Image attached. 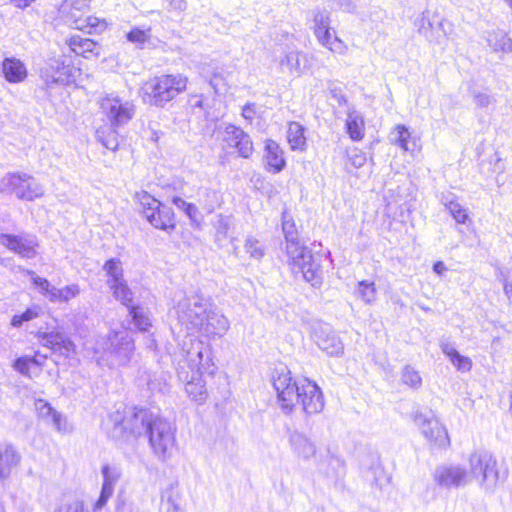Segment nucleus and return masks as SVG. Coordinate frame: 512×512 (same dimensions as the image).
Here are the masks:
<instances>
[{
	"label": "nucleus",
	"mask_w": 512,
	"mask_h": 512,
	"mask_svg": "<svg viewBox=\"0 0 512 512\" xmlns=\"http://www.w3.org/2000/svg\"><path fill=\"white\" fill-rule=\"evenodd\" d=\"M488 45L494 52H512V39L503 30H494L487 35Z\"/></svg>",
	"instance_id": "obj_36"
},
{
	"label": "nucleus",
	"mask_w": 512,
	"mask_h": 512,
	"mask_svg": "<svg viewBox=\"0 0 512 512\" xmlns=\"http://www.w3.org/2000/svg\"><path fill=\"white\" fill-rule=\"evenodd\" d=\"M130 313L133 317L135 325L138 327V329L142 331H146L147 328L151 325L150 320L147 316L140 313L139 309L137 307H132L130 309Z\"/></svg>",
	"instance_id": "obj_57"
},
{
	"label": "nucleus",
	"mask_w": 512,
	"mask_h": 512,
	"mask_svg": "<svg viewBox=\"0 0 512 512\" xmlns=\"http://www.w3.org/2000/svg\"><path fill=\"white\" fill-rule=\"evenodd\" d=\"M314 340L317 346L330 356H339L343 353L344 345L342 341L329 327H321L316 330Z\"/></svg>",
	"instance_id": "obj_26"
},
{
	"label": "nucleus",
	"mask_w": 512,
	"mask_h": 512,
	"mask_svg": "<svg viewBox=\"0 0 512 512\" xmlns=\"http://www.w3.org/2000/svg\"><path fill=\"white\" fill-rule=\"evenodd\" d=\"M91 0H73L70 9L78 12H88Z\"/></svg>",
	"instance_id": "obj_61"
},
{
	"label": "nucleus",
	"mask_w": 512,
	"mask_h": 512,
	"mask_svg": "<svg viewBox=\"0 0 512 512\" xmlns=\"http://www.w3.org/2000/svg\"><path fill=\"white\" fill-rule=\"evenodd\" d=\"M273 387L277 393V401L284 413H290L299 402L302 381H295L290 371H282L273 379Z\"/></svg>",
	"instance_id": "obj_10"
},
{
	"label": "nucleus",
	"mask_w": 512,
	"mask_h": 512,
	"mask_svg": "<svg viewBox=\"0 0 512 512\" xmlns=\"http://www.w3.org/2000/svg\"><path fill=\"white\" fill-rule=\"evenodd\" d=\"M433 479L441 488L458 489L471 483V473L459 464H444L435 469Z\"/></svg>",
	"instance_id": "obj_14"
},
{
	"label": "nucleus",
	"mask_w": 512,
	"mask_h": 512,
	"mask_svg": "<svg viewBox=\"0 0 512 512\" xmlns=\"http://www.w3.org/2000/svg\"><path fill=\"white\" fill-rule=\"evenodd\" d=\"M216 228V237L217 239L226 238L229 228H230V220L228 217H224L222 215L218 216V220L215 224Z\"/></svg>",
	"instance_id": "obj_58"
},
{
	"label": "nucleus",
	"mask_w": 512,
	"mask_h": 512,
	"mask_svg": "<svg viewBox=\"0 0 512 512\" xmlns=\"http://www.w3.org/2000/svg\"><path fill=\"white\" fill-rule=\"evenodd\" d=\"M391 142L403 151H414L417 148V139L411 136L409 129L402 124L395 126L391 132Z\"/></svg>",
	"instance_id": "obj_33"
},
{
	"label": "nucleus",
	"mask_w": 512,
	"mask_h": 512,
	"mask_svg": "<svg viewBox=\"0 0 512 512\" xmlns=\"http://www.w3.org/2000/svg\"><path fill=\"white\" fill-rule=\"evenodd\" d=\"M347 158L351 166L357 169L363 167L367 161L366 154L358 148L348 150Z\"/></svg>",
	"instance_id": "obj_54"
},
{
	"label": "nucleus",
	"mask_w": 512,
	"mask_h": 512,
	"mask_svg": "<svg viewBox=\"0 0 512 512\" xmlns=\"http://www.w3.org/2000/svg\"><path fill=\"white\" fill-rule=\"evenodd\" d=\"M282 229L286 239V244L299 242L297 238L296 225L287 212H283L282 214Z\"/></svg>",
	"instance_id": "obj_46"
},
{
	"label": "nucleus",
	"mask_w": 512,
	"mask_h": 512,
	"mask_svg": "<svg viewBox=\"0 0 512 512\" xmlns=\"http://www.w3.org/2000/svg\"><path fill=\"white\" fill-rule=\"evenodd\" d=\"M36 409L42 418H51L54 427L58 431L66 432L68 430L66 419L55 411L48 402L38 400L36 402Z\"/></svg>",
	"instance_id": "obj_35"
},
{
	"label": "nucleus",
	"mask_w": 512,
	"mask_h": 512,
	"mask_svg": "<svg viewBox=\"0 0 512 512\" xmlns=\"http://www.w3.org/2000/svg\"><path fill=\"white\" fill-rule=\"evenodd\" d=\"M99 105L101 112L113 128L126 125L135 115L134 103L115 94L102 97Z\"/></svg>",
	"instance_id": "obj_9"
},
{
	"label": "nucleus",
	"mask_w": 512,
	"mask_h": 512,
	"mask_svg": "<svg viewBox=\"0 0 512 512\" xmlns=\"http://www.w3.org/2000/svg\"><path fill=\"white\" fill-rule=\"evenodd\" d=\"M256 115V106L248 103L242 108V116L249 122H252Z\"/></svg>",
	"instance_id": "obj_62"
},
{
	"label": "nucleus",
	"mask_w": 512,
	"mask_h": 512,
	"mask_svg": "<svg viewBox=\"0 0 512 512\" xmlns=\"http://www.w3.org/2000/svg\"><path fill=\"white\" fill-rule=\"evenodd\" d=\"M313 32L321 46L324 47L333 37L331 33V19L327 11H317L313 17Z\"/></svg>",
	"instance_id": "obj_28"
},
{
	"label": "nucleus",
	"mask_w": 512,
	"mask_h": 512,
	"mask_svg": "<svg viewBox=\"0 0 512 512\" xmlns=\"http://www.w3.org/2000/svg\"><path fill=\"white\" fill-rule=\"evenodd\" d=\"M41 309L37 306L28 308L20 315H15L11 320V325L20 327L23 322L31 321L40 315Z\"/></svg>",
	"instance_id": "obj_51"
},
{
	"label": "nucleus",
	"mask_w": 512,
	"mask_h": 512,
	"mask_svg": "<svg viewBox=\"0 0 512 512\" xmlns=\"http://www.w3.org/2000/svg\"><path fill=\"white\" fill-rule=\"evenodd\" d=\"M447 22L429 11H423L415 22L417 31L424 36L429 42L441 44L442 40L447 36L448 31L445 28Z\"/></svg>",
	"instance_id": "obj_15"
},
{
	"label": "nucleus",
	"mask_w": 512,
	"mask_h": 512,
	"mask_svg": "<svg viewBox=\"0 0 512 512\" xmlns=\"http://www.w3.org/2000/svg\"><path fill=\"white\" fill-rule=\"evenodd\" d=\"M158 416L151 411L136 407H123L108 416L106 427L115 439L147 434Z\"/></svg>",
	"instance_id": "obj_2"
},
{
	"label": "nucleus",
	"mask_w": 512,
	"mask_h": 512,
	"mask_svg": "<svg viewBox=\"0 0 512 512\" xmlns=\"http://www.w3.org/2000/svg\"><path fill=\"white\" fill-rule=\"evenodd\" d=\"M306 128L299 122L291 121L287 126V141L292 151L307 150Z\"/></svg>",
	"instance_id": "obj_30"
},
{
	"label": "nucleus",
	"mask_w": 512,
	"mask_h": 512,
	"mask_svg": "<svg viewBox=\"0 0 512 512\" xmlns=\"http://www.w3.org/2000/svg\"><path fill=\"white\" fill-rule=\"evenodd\" d=\"M32 363H36L35 359L32 358H18L14 362V369L23 375L29 376V368Z\"/></svg>",
	"instance_id": "obj_60"
},
{
	"label": "nucleus",
	"mask_w": 512,
	"mask_h": 512,
	"mask_svg": "<svg viewBox=\"0 0 512 512\" xmlns=\"http://www.w3.org/2000/svg\"><path fill=\"white\" fill-rule=\"evenodd\" d=\"M86 12H78L76 10H69L67 15V22L73 27H76V19L79 17H84Z\"/></svg>",
	"instance_id": "obj_64"
},
{
	"label": "nucleus",
	"mask_w": 512,
	"mask_h": 512,
	"mask_svg": "<svg viewBox=\"0 0 512 512\" xmlns=\"http://www.w3.org/2000/svg\"><path fill=\"white\" fill-rule=\"evenodd\" d=\"M0 244L23 259H33L38 254V240L29 234H1Z\"/></svg>",
	"instance_id": "obj_17"
},
{
	"label": "nucleus",
	"mask_w": 512,
	"mask_h": 512,
	"mask_svg": "<svg viewBox=\"0 0 512 512\" xmlns=\"http://www.w3.org/2000/svg\"><path fill=\"white\" fill-rule=\"evenodd\" d=\"M309 56L298 50H290L279 60V69L293 77H300L309 68Z\"/></svg>",
	"instance_id": "obj_23"
},
{
	"label": "nucleus",
	"mask_w": 512,
	"mask_h": 512,
	"mask_svg": "<svg viewBox=\"0 0 512 512\" xmlns=\"http://www.w3.org/2000/svg\"><path fill=\"white\" fill-rule=\"evenodd\" d=\"M223 141L227 147L236 149L240 157L249 158L253 153L250 136L239 127L228 125L224 130Z\"/></svg>",
	"instance_id": "obj_21"
},
{
	"label": "nucleus",
	"mask_w": 512,
	"mask_h": 512,
	"mask_svg": "<svg viewBox=\"0 0 512 512\" xmlns=\"http://www.w3.org/2000/svg\"><path fill=\"white\" fill-rule=\"evenodd\" d=\"M497 278L502 283L504 294L512 305V280H510L509 271L507 269H499Z\"/></svg>",
	"instance_id": "obj_52"
},
{
	"label": "nucleus",
	"mask_w": 512,
	"mask_h": 512,
	"mask_svg": "<svg viewBox=\"0 0 512 512\" xmlns=\"http://www.w3.org/2000/svg\"><path fill=\"white\" fill-rule=\"evenodd\" d=\"M42 346L59 353L66 358L76 354L75 343L59 328L39 330L36 334Z\"/></svg>",
	"instance_id": "obj_16"
},
{
	"label": "nucleus",
	"mask_w": 512,
	"mask_h": 512,
	"mask_svg": "<svg viewBox=\"0 0 512 512\" xmlns=\"http://www.w3.org/2000/svg\"><path fill=\"white\" fill-rule=\"evenodd\" d=\"M20 270L23 273H25L26 275L30 276L32 283L38 289V291L41 295L48 298L49 301L53 302V299H54L53 294L55 293V290H56L55 286L51 285V283L46 278H42V277L36 275V273L33 270L24 269V268H20Z\"/></svg>",
	"instance_id": "obj_38"
},
{
	"label": "nucleus",
	"mask_w": 512,
	"mask_h": 512,
	"mask_svg": "<svg viewBox=\"0 0 512 512\" xmlns=\"http://www.w3.org/2000/svg\"><path fill=\"white\" fill-rule=\"evenodd\" d=\"M78 70L70 65H64L59 59H52L41 69L40 76L47 85H69L76 81Z\"/></svg>",
	"instance_id": "obj_18"
},
{
	"label": "nucleus",
	"mask_w": 512,
	"mask_h": 512,
	"mask_svg": "<svg viewBox=\"0 0 512 512\" xmlns=\"http://www.w3.org/2000/svg\"><path fill=\"white\" fill-rule=\"evenodd\" d=\"M106 28V22L103 19L97 18L92 15H85L76 19L75 29L81 30L86 33L101 32Z\"/></svg>",
	"instance_id": "obj_39"
},
{
	"label": "nucleus",
	"mask_w": 512,
	"mask_h": 512,
	"mask_svg": "<svg viewBox=\"0 0 512 512\" xmlns=\"http://www.w3.org/2000/svg\"><path fill=\"white\" fill-rule=\"evenodd\" d=\"M415 424L422 435L437 447H447L449 436L446 428L432 412H418L414 417Z\"/></svg>",
	"instance_id": "obj_13"
},
{
	"label": "nucleus",
	"mask_w": 512,
	"mask_h": 512,
	"mask_svg": "<svg viewBox=\"0 0 512 512\" xmlns=\"http://www.w3.org/2000/svg\"><path fill=\"white\" fill-rule=\"evenodd\" d=\"M289 445L293 454L300 460L308 461L316 456L315 443L304 433L293 431L289 435Z\"/></svg>",
	"instance_id": "obj_25"
},
{
	"label": "nucleus",
	"mask_w": 512,
	"mask_h": 512,
	"mask_svg": "<svg viewBox=\"0 0 512 512\" xmlns=\"http://www.w3.org/2000/svg\"><path fill=\"white\" fill-rule=\"evenodd\" d=\"M346 132L353 141H361L365 136V121L362 114L356 110L347 113L345 121Z\"/></svg>",
	"instance_id": "obj_32"
},
{
	"label": "nucleus",
	"mask_w": 512,
	"mask_h": 512,
	"mask_svg": "<svg viewBox=\"0 0 512 512\" xmlns=\"http://www.w3.org/2000/svg\"><path fill=\"white\" fill-rule=\"evenodd\" d=\"M154 455L160 460L170 458L175 449V429L172 424L157 417L147 433Z\"/></svg>",
	"instance_id": "obj_8"
},
{
	"label": "nucleus",
	"mask_w": 512,
	"mask_h": 512,
	"mask_svg": "<svg viewBox=\"0 0 512 512\" xmlns=\"http://www.w3.org/2000/svg\"><path fill=\"white\" fill-rule=\"evenodd\" d=\"M21 460L22 456L14 445L0 442V481L7 480Z\"/></svg>",
	"instance_id": "obj_24"
},
{
	"label": "nucleus",
	"mask_w": 512,
	"mask_h": 512,
	"mask_svg": "<svg viewBox=\"0 0 512 512\" xmlns=\"http://www.w3.org/2000/svg\"><path fill=\"white\" fill-rule=\"evenodd\" d=\"M53 512H88L85 507L83 501L71 498L62 501Z\"/></svg>",
	"instance_id": "obj_49"
},
{
	"label": "nucleus",
	"mask_w": 512,
	"mask_h": 512,
	"mask_svg": "<svg viewBox=\"0 0 512 512\" xmlns=\"http://www.w3.org/2000/svg\"><path fill=\"white\" fill-rule=\"evenodd\" d=\"M299 402L303 411L307 415L320 413L324 408V398L320 388L316 383L307 379L302 380V388H300Z\"/></svg>",
	"instance_id": "obj_20"
},
{
	"label": "nucleus",
	"mask_w": 512,
	"mask_h": 512,
	"mask_svg": "<svg viewBox=\"0 0 512 512\" xmlns=\"http://www.w3.org/2000/svg\"><path fill=\"white\" fill-rule=\"evenodd\" d=\"M441 350L449 358L457 370L461 372H469L471 370V359L461 355L452 344L447 342L441 343Z\"/></svg>",
	"instance_id": "obj_34"
},
{
	"label": "nucleus",
	"mask_w": 512,
	"mask_h": 512,
	"mask_svg": "<svg viewBox=\"0 0 512 512\" xmlns=\"http://www.w3.org/2000/svg\"><path fill=\"white\" fill-rule=\"evenodd\" d=\"M198 332L208 338L222 337L229 329L230 322L219 309L208 304Z\"/></svg>",
	"instance_id": "obj_19"
},
{
	"label": "nucleus",
	"mask_w": 512,
	"mask_h": 512,
	"mask_svg": "<svg viewBox=\"0 0 512 512\" xmlns=\"http://www.w3.org/2000/svg\"><path fill=\"white\" fill-rule=\"evenodd\" d=\"M141 212L149 223L157 229L171 232L175 229V218L172 208L160 203L146 191L136 193Z\"/></svg>",
	"instance_id": "obj_7"
},
{
	"label": "nucleus",
	"mask_w": 512,
	"mask_h": 512,
	"mask_svg": "<svg viewBox=\"0 0 512 512\" xmlns=\"http://www.w3.org/2000/svg\"><path fill=\"white\" fill-rule=\"evenodd\" d=\"M107 276V285L125 281L122 262L117 258H111L103 266Z\"/></svg>",
	"instance_id": "obj_40"
},
{
	"label": "nucleus",
	"mask_w": 512,
	"mask_h": 512,
	"mask_svg": "<svg viewBox=\"0 0 512 512\" xmlns=\"http://www.w3.org/2000/svg\"><path fill=\"white\" fill-rule=\"evenodd\" d=\"M189 367L198 374L213 375L216 366L213 361L210 345L199 339H191L187 349H184Z\"/></svg>",
	"instance_id": "obj_11"
},
{
	"label": "nucleus",
	"mask_w": 512,
	"mask_h": 512,
	"mask_svg": "<svg viewBox=\"0 0 512 512\" xmlns=\"http://www.w3.org/2000/svg\"><path fill=\"white\" fill-rule=\"evenodd\" d=\"M2 72L10 83H20L27 77L25 65L16 58H5L2 63Z\"/></svg>",
	"instance_id": "obj_31"
},
{
	"label": "nucleus",
	"mask_w": 512,
	"mask_h": 512,
	"mask_svg": "<svg viewBox=\"0 0 512 512\" xmlns=\"http://www.w3.org/2000/svg\"><path fill=\"white\" fill-rule=\"evenodd\" d=\"M80 286L76 283L67 285L63 288H56L53 302H69L80 294Z\"/></svg>",
	"instance_id": "obj_42"
},
{
	"label": "nucleus",
	"mask_w": 512,
	"mask_h": 512,
	"mask_svg": "<svg viewBox=\"0 0 512 512\" xmlns=\"http://www.w3.org/2000/svg\"><path fill=\"white\" fill-rule=\"evenodd\" d=\"M97 139L109 150L115 151L118 148L119 141L116 128L110 126V133L105 136V131L97 130Z\"/></svg>",
	"instance_id": "obj_48"
},
{
	"label": "nucleus",
	"mask_w": 512,
	"mask_h": 512,
	"mask_svg": "<svg viewBox=\"0 0 512 512\" xmlns=\"http://www.w3.org/2000/svg\"><path fill=\"white\" fill-rule=\"evenodd\" d=\"M264 161L267 169L273 173H279L286 165L282 148L272 139L265 142Z\"/></svg>",
	"instance_id": "obj_27"
},
{
	"label": "nucleus",
	"mask_w": 512,
	"mask_h": 512,
	"mask_svg": "<svg viewBox=\"0 0 512 512\" xmlns=\"http://www.w3.org/2000/svg\"><path fill=\"white\" fill-rule=\"evenodd\" d=\"M245 251L255 260H260L264 256V247L258 239L249 236L245 240Z\"/></svg>",
	"instance_id": "obj_50"
},
{
	"label": "nucleus",
	"mask_w": 512,
	"mask_h": 512,
	"mask_svg": "<svg viewBox=\"0 0 512 512\" xmlns=\"http://www.w3.org/2000/svg\"><path fill=\"white\" fill-rule=\"evenodd\" d=\"M324 48L338 55H345L348 51V45L343 40H341L335 33L334 37L326 45H324Z\"/></svg>",
	"instance_id": "obj_55"
},
{
	"label": "nucleus",
	"mask_w": 512,
	"mask_h": 512,
	"mask_svg": "<svg viewBox=\"0 0 512 512\" xmlns=\"http://www.w3.org/2000/svg\"><path fill=\"white\" fill-rule=\"evenodd\" d=\"M401 381L413 389H418L422 385V378L419 372L410 365H406L402 369Z\"/></svg>",
	"instance_id": "obj_43"
},
{
	"label": "nucleus",
	"mask_w": 512,
	"mask_h": 512,
	"mask_svg": "<svg viewBox=\"0 0 512 512\" xmlns=\"http://www.w3.org/2000/svg\"><path fill=\"white\" fill-rule=\"evenodd\" d=\"M93 358L100 368L111 370L129 366L135 352V343L126 330L110 331L95 339Z\"/></svg>",
	"instance_id": "obj_1"
},
{
	"label": "nucleus",
	"mask_w": 512,
	"mask_h": 512,
	"mask_svg": "<svg viewBox=\"0 0 512 512\" xmlns=\"http://www.w3.org/2000/svg\"><path fill=\"white\" fill-rule=\"evenodd\" d=\"M209 83L216 94H223L227 91V84L220 73H214L210 78Z\"/></svg>",
	"instance_id": "obj_59"
},
{
	"label": "nucleus",
	"mask_w": 512,
	"mask_h": 512,
	"mask_svg": "<svg viewBox=\"0 0 512 512\" xmlns=\"http://www.w3.org/2000/svg\"><path fill=\"white\" fill-rule=\"evenodd\" d=\"M208 303L199 296H192L179 301L176 315L179 323L188 330H198L202 325Z\"/></svg>",
	"instance_id": "obj_12"
},
{
	"label": "nucleus",
	"mask_w": 512,
	"mask_h": 512,
	"mask_svg": "<svg viewBox=\"0 0 512 512\" xmlns=\"http://www.w3.org/2000/svg\"><path fill=\"white\" fill-rule=\"evenodd\" d=\"M495 102L491 94L486 91H477L473 93V103L478 108H487Z\"/></svg>",
	"instance_id": "obj_56"
},
{
	"label": "nucleus",
	"mask_w": 512,
	"mask_h": 512,
	"mask_svg": "<svg viewBox=\"0 0 512 512\" xmlns=\"http://www.w3.org/2000/svg\"><path fill=\"white\" fill-rule=\"evenodd\" d=\"M288 264L294 274H301L305 281L312 286H319L322 282V271L320 260L315 257L312 251L300 244L292 242L286 244Z\"/></svg>",
	"instance_id": "obj_5"
},
{
	"label": "nucleus",
	"mask_w": 512,
	"mask_h": 512,
	"mask_svg": "<svg viewBox=\"0 0 512 512\" xmlns=\"http://www.w3.org/2000/svg\"><path fill=\"white\" fill-rule=\"evenodd\" d=\"M443 204L457 223H465L468 215L466 210L454 199L443 198Z\"/></svg>",
	"instance_id": "obj_45"
},
{
	"label": "nucleus",
	"mask_w": 512,
	"mask_h": 512,
	"mask_svg": "<svg viewBox=\"0 0 512 512\" xmlns=\"http://www.w3.org/2000/svg\"><path fill=\"white\" fill-rule=\"evenodd\" d=\"M108 287L112 291L113 297L116 300L120 301L123 305H125L129 309H132V307H134L133 292L128 287L126 280L119 282V283L109 285Z\"/></svg>",
	"instance_id": "obj_41"
},
{
	"label": "nucleus",
	"mask_w": 512,
	"mask_h": 512,
	"mask_svg": "<svg viewBox=\"0 0 512 512\" xmlns=\"http://www.w3.org/2000/svg\"><path fill=\"white\" fill-rule=\"evenodd\" d=\"M188 78L183 74H163L147 80L140 88L143 103L164 107L187 89Z\"/></svg>",
	"instance_id": "obj_3"
},
{
	"label": "nucleus",
	"mask_w": 512,
	"mask_h": 512,
	"mask_svg": "<svg viewBox=\"0 0 512 512\" xmlns=\"http://www.w3.org/2000/svg\"><path fill=\"white\" fill-rule=\"evenodd\" d=\"M68 45L74 53L84 58L90 59L100 56V47L91 39L73 36L68 40Z\"/></svg>",
	"instance_id": "obj_29"
},
{
	"label": "nucleus",
	"mask_w": 512,
	"mask_h": 512,
	"mask_svg": "<svg viewBox=\"0 0 512 512\" xmlns=\"http://www.w3.org/2000/svg\"><path fill=\"white\" fill-rule=\"evenodd\" d=\"M0 192L13 195L19 200L34 201L44 196L45 189L34 176L24 172H12L1 178Z\"/></svg>",
	"instance_id": "obj_6"
},
{
	"label": "nucleus",
	"mask_w": 512,
	"mask_h": 512,
	"mask_svg": "<svg viewBox=\"0 0 512 512\" xmlns=\"http://www.w3.org/2000/svg\"><path fill=\"white\" fill-rule=\"evenodd\" d=\"M161 510L166 512H178L179 507L175 501L169 497L166 501L161 502Z\"/></svg>",
	"instance_id": "obj_63"
},
{
	"label": "nucleus",
	"mask_w": 512,
	"mask_h": 512,
	"mask_svg": "<svg viewBox=\"0 0 512 512\" xmlns=\"http://www.w3.org/2000/svg\"><path fill=\"white\" fill-rule=\"evenodd\" d=\"M357 294L365 303H372L376 298L375 284L373 282L360 281L358 283Z\"/></svg>",
	"instance_id": "obj_47"
},
{
	"label": "nucleus",
	"mask_w": 512,
	"mask_h": 512,
	"mask_svg": "<svg viewBox=\"0 0 512 512\" xmlns=\"http://www.w3.org/2000/svg\"><path fill=\"white\" fill-rule=\"evenodd\" d=\"M151 29H141L138 27L132 28L126 35V38L129 42L135 44L136 46L142 48L144 45L150 41L151 39Z\"/></svg>",
	"instance_id": "obj_44"
},
{
	"label": "nucleus",
	"mask_w": 512,
	"mask_h": 512,
	"mask_svg": "<svg viewBox=\"0 0 512 512\" xmlns=\"http://www.w3.org/2000/svg\"><path fill=\"white\" fill-rule=\"evenodd\" d=\"M471 481L476 479L486 492H493L508 476V469L499 464L497 458L487 450L472 452L468 458Z\"/></svg>",
	"instance_id": "obj_4"
},
{
	"label": "nucleus",
	"mask_w": 512,
	"mask_h": 512,
	"mask_svg": "<svg viewBox=\"0 0 512 512\" xmlns=\"http://www.w3.org/2000/svg\"><path fill=\"white\" fill-rule=\"evenodd\" d=\"M185 391L193 401L199 404L203 403L207 398L206 385L200 374L196 377H192V379L186 383Z\"/></svg>",
	"instance_id": "obj_37"
},
{
	"label": "nucleus",
	"mask_w": 512,
	"mask_h": 512,
	"mask_svg": "<svg viewBox=\"0 0 512 512\" xmlns=\"http://www.w3.org/2000/svg\"><path fill=\"white\" fill-rule=\"evenodd\" d=\"M103 483L101 488V493L94 505V510H101L108 502V500L114 494V489L116 483L121 478L122 472L121 469L117 466H110L108 464L104 465L101 469Z\"/></svg>",
	"instance_id": "obj_22"
},
{
	"label": "nucleus",
	"mask_w": 512,
	"mask_h": 512,
	"mask_svg": "<svg viewBox=\"0 0 512 512\" xmlns=\"http://www.w3.org/2000/svg\"><path fill=\"white\" fill-rule=\"evenodd\" d=\"M173 203L179 209H182L192 221H197V217H198L199 213H198V208L194 204L188 203L180 197L173 198Z\"/></svg>",
	"instance_id": "obj_53"
}]
</instances>
